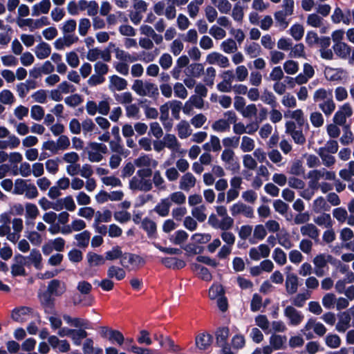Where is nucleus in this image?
Segmentation results:
<instances>
[{"instance_id":"27","label":"nucleus","mask_w":354,"mask_h":354,"mask_svg":"<svg viewBox=\"0 0 354 354\" xmlns=\"http://www.w3.org/2000/svg\"><path fill=\"white\" fill-rule=\"evenodd\" d=\"M344 134L340 138V142L344 145L351 143L353 140V133L351 130V125L346 124L343 127Z\"/></svg>"},{"instance_id":"20","label":"nucleus","mask_w":354,"mask_h":354,"mask_svg":"<svg viewBox=\"0 0 354 354\" xmlns=\"http://www.w3.org/2000/svg\"><path fill=\"white\" fill-rule=\"evenodd\" d=\"M91 233L88 230H84L82 232L77 234L75 236V239L77 241V246L80 248H86L88 245Z\"/></svg>"},{"instance_id":"46","label":"nucleus","mask_w":354,"mask_h":354,"mask_svg":"<svg viewBox=\"0 0 354 354\" xmlns=\"http://www.w3.org/2000/svg\"><path fill=\"white\" fill-rule=\"evenodd\" d=\"M279 243L286 249H290L292 247V244L290 240V235L287 232L283 234H277Z\"/></svg>"},{"instance_id":"52","label":"nucleus","mask_w":354,"mask_h":354,"mask_svg":"<svg viewBox=\"0 0 354 354\" xmlns=\"http://www.w3.org/2000/svg\"><path fill=\"white\" fill-rule=\"evenodd\" d=\"M25 266L22 265H18L16 263H13L11 266V274L13 277H17L19 276L25 277L27 275L26 271L25 270Z\"/></svg>"},{"instance_id":"2","label":"nucleus","mask_w":354,"mask_h":354,"mask_svg":"<svg viewBox=\"0 0 354 354\" xmlns=\"http://www.w3.org/2000/svg\"><path fill=\"white\" fill-rule=\"evenodd\" d=\"M353 114V110L348 103L343 104L340 109L334 115L333 122L334 124L344 126L346 124V117H351Z\"/></svg>"},{"instance_id":"47","label":"nucleus","mask_w":354,"mask_h":354,"mask_svg":"<svg viewBox=\"0 0 354 354\" xmlns=\"http://www.w3.org/2000/svg\"><path fill=\"white\" fill-rule=\"evenodd\" d=\"M30 116L36 120H41L44 116V110L39 105H34L31 108Z\"/></svg>"},{"instance_id":"17","label":"nucleus","mask_w":354,"mask_h":354,"mask_svg":"<svg viewBox=\"0 0 354 354\" xmlns=\"http://www.w3.org/2000/svg\"><path fill=\"white\" fill-rule=\"evenodd\" d=\"M351 315L348 312H344L342 317L336 324V330L339 333H344L349 327Z\"/></svg>"},{"instance_id":"32","label":"nucleus","mask_w":354,"mask_h":354,"mask_svg":"<svg viewBox=\"0 0 354 354\" xmlns=\"http://www.w3.org/2000/svg\"><path fill=\"white\" fill-rule=\"evenodd\" d=\"M325 341L326 344L331 348H338L341 344V339L336 334L328 333Z\"/></svg>"},{"instance_id":"40","label":"nucleus","mask_w":354,"mask_h":354,"mask_svg":"<svg viewBox=\"0 0 354 354\" xmlns=\"http://www.w3.org/2000/svg\"><path fill=\"white\" fill-rule=\"evenodd\" d=\"M285 72L290 75L295 74L299 70V64L293 60H288L283 64Z\"/></svg>"},{"instance_id":"63","label":"nucleus","mask_w":354,"mask_h":354,"mask_svg":"<svg viewBox=\"0 0 354 354\" xmlns=\"http://www.w3.org/2000/svg\"><path fill=\"white\" fill-rule=\"evenodd\" d=\"M209 34L212 35L216 39H223L226 35L225 30L215 25L211 27L209 30Z\"/></svg>"},{"instance_id":"42","label":"nucleus","mask_w":354,"mask_h":354,"mask_svg":"<svg viewBox=\"0 0 354 354\" xmlns=\"http://www.w3.org/2000/svg\"><path fill=\"white\" fill-rule=\"evenodd\" d=\"M28 185L26 184V181L24 179L17 178L15 182V188L13 190L14 194H23L26 191Z\"/></svg>"},{"instance_id":"53","label":"nucleus","mask_w":354,"mask_h":354,"mask_svg":"<svg viewBox=\"0 0 354 354\" xmlns=\"http://www.w3.org/2000/svg\"><path fill=\"white\" fill-rule=\"evenodd\" d=\"M172 116L176 119H180V111L182 109V102L178 100L170 102Z\"/></svg>"},{"instance_id":"22","label":"nucleus","mask_w":354,"mask_h":354,"mask_svg":"<svg viewBox=\"0 0 354 354\" xmlns=\"http://www.w3.org/2000/svg\"><path fill=\"white\" fill-rule=\"evenodd\" d=\"M28 261L30 263H32L35 268L40 269L41 268V263L42 260L41 254L39 251L36 249H32L30 255L27 257Z\"/></svg>"},{"instance_id":"19","label":"nucleus","mask_w":354,"mask_h":354,"mask_svg":"<svg viewBox=\"0 0 354 354\" xmlns=\"http://www.w3.org/2000/svg\"><path fill=\"white\" fill-rule=\"evenodd\" d=\"M178 135L180 138L185 139L191 135L192 130L190 129L189 124L185 120H182L177 125Z\"/></svg>"},{"instance_id":"16","label":"nucleus","mask_w":354,"mask_h":354,"mask_svg":"<svg viewBox=\"0 0 354 354\" xmlns=\"http://www.w3.org/2000/svg\"><path fill=\"white\" fill-rule=\"evenodd\" d=\"M224 74L228 75V80H226L225 77H224L223 81L217 84V88L221 92H230L231 90V81L234 76L232 71H227Z\"/></svg>"},{"instance_id":"38","label":"nucleus","mask_w":354,"mask_h":354,"mask_svg":"<svg viewBox=\"0 0 354 354\" xmlns=\"http://www.w3.org/2000/svg\"><path fill=\"white\" fill-rule=\"evenodd\" d=\"M305 172L304 167H303L302 162L300 160H297L293 162L291 165L290 173L295 176L304 175Z\"/></svg>"},{"instance_id":"13","label":"nucleus","mask_w":354,"mask_h":354,"mask_svg":"<svg viewBox=\"0 0 354 354\" xmlns=\"http://www.w3.org/2000/svg\"><path fill=\"white\" fill-rule=\"evenodd\" d=\"M86 258L91 267L103 265L106 261L105 257L104 258L102 255L93 252H88L86 254Z\"/></svg>"},{"instance_id":"61","label":"nucleus","mask_w":354,"mask_h":354,"mask_svg":"<svg viewBox=\"0 0 354 354\" xmlns=\"http://www.w3.org/2000/svg\"><path fill=\"white\" fill-rule=\"evenodd\" d=\"M64 101L68 106H76L80 104L83 101V100L81 95L79 94H73L66 97Z\"/></svg>"},{"instance_id":"4","label":"nucleus","mask_w":354,"mask_h":354,"mask_svg":"<svg viewBox=\"0 0 354 354\" xmlns=\"http://www.w3.org/2000/svg\"><path fill=\"white\" fill-rule=\"evenodd\" d=\"M141 227L147 232L149 239L157 238V225L153 221L145 217L142 221Z\"/></svg>"},{"instance_id":"18","label":"nucleus","mask_w":354,"mask_h":354,"mask_svg":"<svg viewBox=\"0 0 354 354\" xmlns=\"http://www.w3.org/2000/svg\"><path fill=\"white\" fill-rule=\"evenodd\" d=\"M188 236V234L185 230H179L171 236L169 241L174 245H181L187 241Z\"/></svg>"},{"instance_id":"5","label":"nucleus","mask_w":354,"mask_h":354,"mask_svg":"<svg viewBox=\"0 0 354 354\" xmlns=\"http://www.w3.org/2000/svg\"><path fill=\"white\" fill-rule=\"evenodd\" d=\"M284 315L290 319L292 325L299 324L304 319V316L292 306L285 308Z\"/></svg>"},{"instance_id":"21","label":"nucleus","mask_w":354,"mask_h":354,"mask_svg":"<svg viewBox=\"0 0 354 354\" xmlns=\"http://www.w3.org/2000/svg\"><path fill=\"white\" fill-rule=\"evenodd\" d=\"M108 339L112 344L116 343L120 346L124 342L123 334L120 330L115 329H110Z\"/></svg>"},{"instance_id":"14","label":"nucleus","mask_w":354,"mask_h":354,"mask_svg":"<svg viewBox=\"0 0 354 354\" xmlns=\"http://www.w3.org/2000/svg\"><path fill=\"white\" fill-rule=\"evenodd\" d=\"M333 48L335 54L341 58L345 59L351 53V48L346 43H336Z\"/></svg>"},{"instance_id":"50","label":"nucleus","mask_w":354,"mask_h":354,"mask_svg":"<svg viewBox=\"0 0 354 354\" xmlns=\"http://www.w3.org/2000/svg\"><path fill=\"white\" fill-rule=\"evenodd\" d=\"M262 306V297L257 293H254L250 303V310L257 312L260 310Z\"/></svg>"},{"instance_id":"24","label":"nucleus","mask_w":354,"mask_h":354,"mask_svg":"<svg viewBox=\"0 0 354 354\" xmlns=\"http://www.w3.org/2000/svg\"><path fill=\"white\" fill-rule=\"evenodd\" d=\"M95 302V298L93 295H84L83 297L79 296L78 299L73 298V303L75 306L82 304L83 306H91Z\"/></svg>"},{"instance_id":"31","label":"nucleus","mask_w":354,"mask_h":354,"mask_svg":"<svg viewBox=\"0 0 354 354\" xmlns=\"http://www.w3.org/2000/svg\"><path fill=\"white\" fill-rule=\"evenodd\" d=\"M192 266L195 270H199V274L203 280L206 281L212 280V276L208 268L198 263H193Z\"/></svg>"},{"instance_id":"3","label":"nucleus","mask_w":354,"mask_h":354,"mask_svg":"<svg viewBox=\"0 0 354 354\" xmlns=\"http://www.w3.org/2000/svg\"><path fill=\"white\" fill-rule=\"evenodd\" d=\"M229 335L230 330L228 327H218L215 332L216 346L221 348L229 346L227 342Z\"/></svg>"},{"instance_id":"34","label":"nucleus","mask_w":354,"mask_h":354,"mask_svg":"<svg viewBox=\"0 0 354 354\" xmlns=\"http://www.w3.org/2000/svg\"><path fill=\"white\" fill-rule=\"evenodd\" d=\"M272 258L277 263L281 266L284 265L287 261L286 253L279 248L274 249Z\"/></svg>"},{"instance_id":"48","label":"nucleus","mask_w":354,"mask_h":354,"mask_svg":"<svg viewBox=\"0 0 354 354\" xmlns=\"http://www.w3.org/2000/svg\"><path fill=\"white\" fill-rule=\"evenodd\" d=\"M245 51L251 57H256L261 53V46L258 43L252 42L245 48Z\"/></svg>"},{"instance_id":"55","label":"nucleus","mask_w":354,"mask_h":354,"mask_svg":"<svg viewBox=\"0 0 354 354\" xmlns=\"http://www.w3.org/2000/svg\"><path fill=\"white\" fill-rule=\"evenodd\" d=\"M175 96L181 99H185L187 96V91L183 84L180 82H177L174 86Z\"/></svg>"},{"instance_id":"33","label":"nucleus","mask_w":354,"mask_h":354,"mask_svg":"<svg viewBox=\"0 0 354 354\" xmlns=\"http://www.w3.org/2000/svg\"><path fill=\"white\" fill-rule=\"evenodd\" d=\"M290 32L296 41H299L304 36V28L302 25L296 24L291 26Z\"/></svg>"},{"instance_id":"15","label":"nucleus","mask_w":354,"mask_h":354,"mask_svg":"<svg viewBox=\"0 0 354 354\" xmlns=\"http://www.w3.org/2000/svg\"><path fill=\"white\" fill-rule=\"evenodd\" d=\"M107 276L109 279L115 277L117 280L120 281L124 279L126 272L122 268L111 266L107 270Z\"/></svg>"},{"instance_id":"56","label":"nucleus","mask_w":354,"mask_h":354,"mask_svg":"<svg viewBox=\"0 0 354 354\" xmlns=\"http://www.w3.org/2000/svg\"><path fill=\"white\" fill-rule=\"evenodd\" d=\"M26 217L35 219L39 214V209L36 205L27 203L26 204Z\"/></svg>"},{"instance_id":"58","label":"nucleus","mask_w":354,"mask_h":354,"mask_svg":"<svg viewBox=\"0 0 354 354\" xmlns=\"http://www.w3.org/2000/svg\"><path fill=\"white\" fill-rule=\"evenodd\" d=\"M273 206L275 211L282 215L286 214L289 208L288 205L280 199L275 200Z\"/></svg>"},{"instance_id":"44","label":"nucleus","mask_w":354,"mask_h":354,"mask_svg":"<svg viewBox=\"0 0 354 354\" xmlns=\"http://www.w3.org/2000/svg\"><path fill=\"white\" fill-rule=\"evenodd\" d=\"M205 207L204 205L194 207L192 210V214L199 222H203L207 218L206 214L204 213Z\"/></svg>"},{"instance_id":"8","label":"nucleus","mask_w":354,"mask_h":354,"mask_svg":"<svg viewBox=\"0 0 354 354\" xmlns=\"http://www.w3.org/2000/svg\"><path fill=\"white\" fill-rule=\"evenodd\" d=\"M286 288L288 294L292 295L297 291L298 278L294 273L288 274L286 280Z\"/></svg>"},{"instance_id":"64","label":"nucleus","mask_w":354,"mask_h":354,"mask_svg":"<svg viewBox=\"0 0 354 354\" xmlns=\"http://www.w3.org/2000/svg\"><path fill=\"white\" fill-rule=\"evenodd\" d=\"M319 107L326 115H328L335 110V104L333 100H328L324 104H320Z\"/></svg>"},{"instance_id":"10","label":"nucleus","mask_w":354,"mask_h":354,"mask_svg":"<svg viewBox=\"0 0 354 354\" xmlns=\"http://www.w3.org/2000/svg\"><path fill=\"white\" fill-rule=\"evenodd\" d=\"M196 183V178L192 173L187 172L183 176L180 182V188L185 191H189Z\"/></svg>"},{"instance_id":"41","label":"nucleus","mask_w":354,"mask_h":354,"mask_svg":"<svg viewBox=\"0 0 354 354\" xmlns=\"http://www.w3.org/2000/svg\"><path fill=\"white\" fill-rule=\"evenodd\" d=\"M15 100L12 93L8 89H4L0 93V102L4 104H11Z\"/></svg>"},{"instance_id":"1","label":"nucleus","mask_w":354,"mask_h":354,"mask_svg":"<svg viewBox=\"0 0 354 354\" xmlns=\"http://www.w3.org/2000/svg\"><path fill=\"white\" fill-rule=\"evenodd\" d=\"M120 263L124 268H127L130 265L137 266L139 265H143L145 263V261L138 254L124 252L120 261Z\"/></svg>"},{"instance_id":"57","label":"nucleus","mask_w":354,"mask_h":354,"mask_svg":"<svg viewBox=\"0 0 354 354\" xmlns=\"http://www.w3.org/2000/svg\"><path fill=\"white\" fill-rule=\"evenodd\" d=\"M290 57H306L304 53V45L302 43L296 44L290 53Z\"/></svg>"},{"instance_id":"62","label":"nucleus","mask_w":354,"mask_h":354,"mask_svg":"<svg viewBox=\"0 0 354 354\" xmlns=\"http://www.w3.org/2000/svg\"><path fill=\"white\" fill-rule=\"evenodd\" d=\"M91 27L90 20L87 18H83L80 20L79 23V33L82 36H85Z\"/></svg>"},{"instance_id":"45","label":"nucleus","mask_w":354,"mask_h":354,"mask_svg":"<svg viewBox=\"0 0 354 354\" xmlns=\"http://www.w3.org/2000/svg\"><path fill=\"white\" fill-rule=\"evenodd\" d=\"M310 297V294L306 293H299L292 300V304L297 307L301 308L304 306L305 301Z\"/></svg>"},{"instance_id":"23","label":"nucleus","mask_w":354,"mask_h":354,"mask_svg":"<svg viewBox=\"0 0 354 354\" xmlns=\"http://www.w3.org/2000/svg\"><path fill=\"white\" fill-rule=\"evenodd\" d=\"M123 252L120 246L116 245L112 248L111 250L105 252V259L108 261H114L118 259H122Z\"/></svg>"},{"instance_id":"43","label":"nucleus","mask_w":354,"mask_h":354,"mask_svg":"<svg viewBox=\"0 0 354 354\" xmlns=\"http://www.w3.org/2000/svg\"><path fill=\"white\" fill-rule=\"evenodd\" d=\"M223 50L226 53H231L237 49L236 42L232 39H227L221 44Z\"/></svg>"},{"instance_id":"37","label":"nucleus","mask_w":354,"mask_h":354,"mask_svg":"<svg viewBox=\"0 0 354 354\" xmlns=\"http://www.w3.org/2000/svg\"><path fill=\"white\" fill-rule=\"evenodd\" d=\"M165 147L169 149H176L179 147L177 138L174 134H166L164 137Z\"/></svg>"},{"instance_id":"28","label":"nucleus","mask_w":354,"mask_h":354,"mask_svg":"<svg viewBox=\"0 0 354 354\" xmlns=\"http://www.w3.org/2000/svg\"><path fill=\"white\" fill-rule=\"evenodd\" d=\"M261 100L264 103L270 105L272 108H276L278 105L274 95L266 88L264 90L263 95L261 96Z\"/></svg>"},{"instance_id":"60","label":"nucleus","mask_w":354,"mask_h":354,"mask_svg":"<svg viewBox=\"0 0 354 354\" xmlns=\"http://www.w3.org/2000/svg\"><path fill=\"white\" fill-rule=\"evenodd\" d=\"M287 15H288L283 10H279L274 13L275 20L279 23L283 29L286 28L288 26V22L286 20V16Z\"/></svg>"},{"instance_id":"30","label":"nucleus","mask_w":354,"mask_h":354,"mask_svg":"<svg viewBox=\"0 0 354 354\" xmlns=\"http://www.w3.org/2000/svg\"><path fill=\"white\" fill-rule=\"evenodd\" d=\"M314 221L317 225L319 226L324 225L327 228H331L333 226L330 215L327 213H323L322 215L315 218Z\"/></svg>"},{"instance_id":"25","label":"nucleus","mask_w":354,"mask_h":354,"mask_svg":"<svg viewBox=\"0 0 354 354\" xmlns=\"http://www.w3.org/2000/svg\"><path fill=\"white\" fill-rule=\"evenodd\" d=\"M110 82L118 91L124 90L127 86V81L116 75L110 77Z\"/></svg>"},{"instance_id":"11","label":"nucleus","mask_w":354,"mask_h":354,"mask_svg":"<svg viewBox=\"0 0 354 354\" xmlns=\"http://www.w3.org/2000/svg\"><path fill=\"white\" fill-rule=\"evenodd\" d=\"M60 284L61 282L58 279L51 280L48 283L47 290L46 292L56 297L61 296L65 292V289L60 290Z\"/></svg>"},{"instance_id":"39","label":"nucleus","mask_w":354,"mask_h":354,"mask_svg":"<svg viewBox=\"0 0 354 354\" xmlns=\"http://www.w3.org/2000/svg\"><path fill=\"white\" fill-rule=\"evenodd\" d=\"M212 239V236L210 234H201V233H195L194 234L191 239L193 240L195 243L198 244H204L210 241Z\"/></svg>"},{"instance_id":"12","label":"nucleus","mask_w":354,"mask_h":354,"mask_svg":"<svg viewBox=\"0 0 354 354\" xmlns=\"http://www.w3.org/2000/svg\"><path fill=\"white\" fill-rule=\"evenodd\" d=\"M301 233L303 236H308L309 237L315 239L318 238L319 235V230L315 225L308 223L301 227Z\"/></svg>"},{"instance_id":"59","label":"nucleus","mask_w":354,"mask_h":354,"mask_svg":"<svg viewBox=\"0 0 354 354\" xmlns=\"http://www.w3.org/2000/svg\"><path fill=\"white\" fill-rule=\"evenodd\" d=\"M310 120L315 127H319L324 124V118L319 112L312 113L310 116Z\"/></svg>"},{"instance_id":"49","label":"nucleus","mask_w":354,"mask_h":354,"mask_svg":"<svg viewBox=\"0 0 354 354\" xmlns=\"http://www.w3.org/2000/svg\"><path fill=\"white\" fill-rule=\"evenodd\" d=\"M254 147V142L251 138L245 136L242 138L241 148L244 152L251 151Z\"/></svg>"},{"instance_id":"29","label":"nucleus","mask_w":354,"mask_h":354,"mask_svg":"<svg viewBox=\"0 0 354 354\" xmlns=\"http://www.w3.org/2000/svg\"><path fill=\"white\" fill-rule=\"evenodd\" d=\"M286 341V336L273 334L270 337V344L274 350L281 349Z\"/></svg>"},{"instance_id":"35","label":"nucleus","mask_w":354,"mask_h":354,"mask_svg":"<svg viewBox=\"0 0 354 354\" xmlns=\"http://www.w3.org/2000/svg\"><path fill=\"white\" fill-rule=\"evenodd\" d=\"M188 71L190 75L199 77L204 72V66L199 63L192 64L189 65Z\"/></svg>"},{"instance_id":"51","label":"nucleus","mask_w":354,"mask_h":354,"mask_svg":"<svg viewBox=\"0 0 354 354\" xmlns=\"http://www.w3.org/2000/svg\"><path fill=\"white\" fill-rule=\"evenodd\" d=\"M111 220V212L109 209L104 210L103 214H102L100 211H97L96 213V216L95 218V221L96 223H99L100 222H109Z\"/></svg>"},{"instance_id":"26","label":"nucleus","mask_w":354,"mask_h":354,"mask_svg":"<svg viewBox=\"0 0 354 354\" xmlns=\"http://www.w3.org/2000/svg\"><path fill=\"white\" fill-rule=\"evenodd\" d=\"M225 295V290L221 284L212 285L209 290V297L211 299H215Z\"/></svg>"},{"instance_id":"54","label":"nucleus","mask_w":354,"mask_h":354,"mask_svg":"<svg viewBox=\"0 0 354 354\" xmlns=\"http://www.w3.org/2000/svg\"><path fill=\"white\" fill-rule=\"evenodd\" d=\"M333 216L339 222L344 223L347 216L348 214L346 210L343 207H337L333 211Z\"/></svg>"},{"instance_id":"9","label":"nucleus","mask_w":354,"mask_h":354,"mask_svg":"<svg viewBox=\"0 0 354 354\" xmlns=\"http://www.w3.org/2000/svg\"><path fill=\"white\" fill-rule=\"evenodd\" d=\"M51 53V48L48 43L41 41L36 46L35 55L39 59L48 57Z\"/></svg>"},{"instance_id":"6","label":"nucleus","mask_w":354,"mask_h":354,"mask_svg":"<svg viewBox=\"0 0 354 354\" xmlns=\"http://www.w3.org/2000/svg\"><path fill=\"white\" fill-rule=\"evenodd\" d=\"M213 341V337L209 333H201L196 337V345L200 350H207Z\"/></svg>"},{"instance_id":"36","label":"nucleus","mask_w":354,"mask_h":354,"mask_svg":"<svg viewBox=\"0 0 354 354\" xmlns=\"http://www.w3.org/2000/svg\"><path fill=\"white\" fill-rule=\"evenodd\" d=\"M230 128L228 121L224 119H219L215 121L212 124V129L218 132H224L228 131Z\"/></svg>"},{"instance_id":"7","label":"nucleus","mask_w":354,"mask_h":354,"mask_svg":"<svg viewBox=\"0 0 354 354\" xmlns=\"http://www.w3.org/2000/svg\"><path fill=\"white\" fill-rule=\"evenodd\" d=\"M171 205V203L169 198H162L160 203L155 206L153 211L159 216L165 217L169 214Z\"/></svg>"}]
</instances>
